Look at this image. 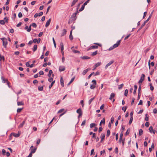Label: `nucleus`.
Segmentation results:
<instances>
[{"label": "nucleus", "instance_id": "obj_5", "mask_svg": "<svg viewBox=\"0 0 157 157\" xmlns=\"http://www.w3.org/2000/svg\"><path fill=\"white\" fill-rule=\"evenodd\" d=\"M121 40H118V41H117L116 44L113 45V47H114V48H116L118 46L120 45V42H121Z\"/></svg>", "mask_w": 157, "mask_h": 157}, {"label": "nucleus", "instance_id": "obj_10", "mask_svg": "<svg viewBox=\"0 0 157 157\" xmlns=\"http://www.w3.org/2000/svg\"><path fill=\"white\" fill-rule=\"evenodd\" d=\"M114 63V61L113 60H112L111 61H110L109 63H108V64H107L105 66V69H106L107 68V67L109 66L110 65H111L112 64H113V63Z\"/></svg>", "mask_w": 157, "mask_h": 157}, {"label": "nucleus", "instance_id": "obj_42", "mask_svg": "<svg viewBox=\"0 0 157 157\" xmlns=\"http://www.w3.org/2000/svg\"><path fill=\"white\" fill-rule=\"evenodd\" d=\"M129 132H130V129L129 128H128L127 129L126 132L125 133V135H128L129 134Z\"/></svg>", "mask_w": 157, "mask_h": 157}, {"label": "nucleus", "instance_id": "obj_54", "mask_svg": "<svg viewBox=\"0 0 157 157\" xmlns=\"http://www.w3.org/2000/svg\"><path fill=\"white\" fill-rule=\"evenodd\" d=\"M149 125V123L148 122H147L145 124V125L147 127H148Z\"/></svg>", "mask_w": 157, "mask_h": 157}, {"label": "nucleus", "instance_id": "obj_37", "mask_svg": "<svg viewBox=\"0 0 157 157\" xmlns=\"http://www.w3.org/2000/svg\"><path fill=\"white\" fill-rule=\"evenodd\" d=\"M96 126V124L94 123H91L90 125V128H92Z\"/></svg>", "mask_w": 157, "mask_h": 157}, {"label": "nucleus", "instance_id": "obj_29", "mask_svg": "<svg viewBox=\"0 0 157 157\" xmlns=\"http://www.w3.org/2000/svg\"><path fill=\"white\" fill-rule=\"evenodd\" d=\"M61 50H63V43L61 42L60 44Z\"/></svg>", "mask_w": 157, "mask_h": 157}, {"label": "nucleus", "instance_id": "obj_6", "mask_svg": "<svg viewBox=\"0 0 157 157\" xmlns=\"http://www.w3.org/2000/svg\"><path fill=\"white\" fill-rule=\"evenodd\" d=\"M98 48V46L97 45H92L90 47L87 49V51H88L92 49H97Z\"/></svg>", "mask_w": 157, "mask_h": 157}, {"label": "nucleus", "instance_id": "obj_4", "mask_svg": "<svg viewBox=\"0 0 157 157\" xmlns=\"http://www.w3.org/2000/svg\"><path fill=\"white\" fill-rule=\"evenodd\" d=\"M31 26H32L34 28H36L37 26L36 25L35 23H33L31 25H30L29 27V29L27 30V31L28 32H30L31 30Z\"/></svg>", "mask_w": 157, "mask_h": 157}, {"label": "nucleus", "instance_id": "obj_21", "mask_svg": "<svg viewBox=\"0 0 157 157\" xmlns=\"http://www.w3.org/2000/svg\"><path fill=\"white\" fill-rule=\"evenodd\" d=\"M115 96V94L113 93H112L111 94L109 98V99L110 100H112L113 98Z\"/></svg>", "mask_w": 157, "mask_h": 157}, {"label": "nucleus", "instance_id": "obj_30", "mask_svg": "<svg viewBox=\"0 0 157 157\" xmlns=\"http://www.w3.org/2000/svg\"><path fill=\"white\" fill-rule=\"evenodd\" d=\"M55 82V80L52 81V83H51V84L49 86V88L50 89L51 88V87H52L53 84H54Z\"/></svg>", "mask_w": 157, "mask_h": 157}, {"label": "nucleus", "instance_id": "obj_51", "mask_svg": "<svg viewBox=\"0 0 157 157\" xmlns=\"http://www.w3.org/2000/svg\"><path fill=\"white\" fill-rule=\"evenodd\" d=\"M53 79L52 78V77H50L48 79V81L49 82H52L53 81Z\"/></svg>", "mask_w": 157, "mask_h": 157}, {"label": "nucleus", "instance_id": "obj_59", "mask_svg": "<svg viewBox=\"0 0 157 157\" xmlns=\"http://www.w3.org/2000/svg\"><path fill=\"white\" fill-rule=\"evenodd\" d=\"M36 151V149H34L33 150H32V151H31L30 153H31V154H32V153H35Z\"/></svg>", "mask_w": 157, "mask_h": 157}, {"label": "nucleus", "instance_id": "obj_11", "mask_svg": "<svg viewBox=\"0 0 157 157\" xmlns=\"http://www.w3.org/2000/svg\"><path fill=\"white\" fill-rule=\"evenodd\" d=\"M11 135H13V136H14L15 137H17L19 136H20V134L19 133H12L11 134Z\"/></svg>", "mask_w": 157, "mask_h": 157}, {"label": "nucleus", "instance_id": "obj_48", "mask_svg": "<svg viewBox=\"0 0 157 157\" xmlns=\"http://www.w3.org/2000/svg\"><path fill=\"white\" fill-rule=\"evenodd\" d=\"M0 24L2 25H4L5 24L4 21L3 20H0Z\"/></svg>", "mask_w": 157, "mask_h": 157}, {"label": "nucleus", "instance_id": "obj_26", "mask_svg": "<svg viewBox=\"0 0 157 157\" xmlns=\"http://www.w3.org/2000/svg\"><path fill=\"white\" fill-rule=\"evenodd\" d=\"M98 53V51H96L95 52H93L91 54V56H94L96 55Z\"/></svg>", "mask_w": 157, "mask_h": 157}, {"label": "nucleus", "instance_id": "obj_34", "mask_svg": "<svg viewBox=\"0 0 157 157\" xmlns=\"http://www.w3.org/2000/svg\"><path fill=\"white\" fill-rule=\"evenodd\" d=\"M75 77H74L72 78H71V80L68 83V85H69L70 84L73 82V81L75 79Z\"/></svg>", "mask_w": 157, "mask_h": 157}, {"label": "nucleus", "instance_id": "obj_44", "mask_svg": "<svg viewBox=\"0 0 157 157\" xmlns=\"http://www.w3.org/2000/svg\"><path fill=\"white\" fill-rule=\"evenodd\" d=\"M2 59H3V61H4V57L3 56H2L1 54H0V61H1Z\"/></svg>", "mask_w": 157, "mask_h": 157}, {"label": "nucleus", "instance_id": "obj_60", "mask_svg": "<svg viewBox=\"0 0 157 157\" xmlns=\"http://www.w3.org/2000/svg\"><path fill=\"white\" fill-rule=\"evenodd\" d=\"M4 20H5L6 22H8V19L7 17H6L4 18Z\"/></svg>", "mask_w": 157, "mask_h": 157}, {"label": "nucleus", "instance_id": "obj_15", "mask_svg": "<svg viewBox=\"0 0 157 157\" xmlns=\"http://www.w3.org/2000/svg\"><path fill=\"white\" fill-rule=\"evenodd\" d=\"M123 131L121 132L120 134V137L119 139V141L120 143H121V140L122 139V138L123 136Z\"/></svg>", "mask_w": 157, "mask_h": 157}, {"label": "nucleus", "instance_id": "obj_33", "mask_svg": "<svg viewBox=\"0 0 157 157\" xmlns=\"http://www.w3.org/2000/svg\"><path fill=\"white\" fill-rule=\"evenodd\" d=\"M143 133V130L141 129H140L139 130V135L140 136L141 135H142Z\"/></svg>", "mask_w": 157, "mask_h": 157}, {"label": "nucleus", "instance_id": "obj_47", "mask_svg": "<svg viewBox=\"0 0 157 157\" xmlns=\"http://www.w3.org/2000/svg\"><path fill=\"white\" fill-rule=\"evenodd\" d=\"M25 121H23L20 124V126H19L20 127H22L23 125H24V124H25Z\"/></svg>", "mask_w": 157, "mask_h": 157}, {"label": "nucleus", "instance_id": "obj_52", "mask_svg": "<svg viewBox=\"0 0 157 157\" xmlns=\"http://www.w3.org/2000/svg\"><path fill=\"white\" fill-rule=\"evenodd\" d=\"M77 14V13H73V14L72 15L71 17H76V15Z\"/></svg>", "mask_w": 157, "mask_h": 157}, {"label": "nucleus", "instance_id": "obj_20", "mask_svg": "<svg viewBox=\"0 0 157 157\" xmlns=\"http://www.w3.org/2000/svg\"><path fill=\"white\" fill-rule=\"evenodd\" d=\"M105 124V119L104 118H103L102 120L101 121L99 125L100 126H101L102 124Z\"/></svg>", "mask_w": 157, "mask_h": 157}, {"label": "nucleus", "instance_id": "obj_50", "mask_svg": "<svg viewBox=\"0 0 157 157\" xmlns=\"http://www.w3.org/2000/svg\"><path fill=\"white\" fill-rule=\"evenodd\" d=\"M73 52L75 53H80V52L78 51L75 50H73Z\"/></svg>", "mask_w": 157, "mask_h": 157}, {"label": "nucleus", "instance_id": "obj_63", "mask_svg": "<svg viewBox=\"0 0 157 157\" xmlns=\"http://www.w3.org/2000/svg\"><path fill=\"white\" fill-rule=\"evenodd\" d=\"M2 152L3 155H5V153L6 152V151L5 149H3L2 150Z\"/></svg>", "mask_w": 157, "mask_h": 157}, {"label": "nucleus", "instance_id": "obj_40", "mask_svg": "<svg viewBox=\"0 0 157 157\" xmlns=\"http://www.w3.org/2000/svg\"><path fill=\"white\" fill-rule=\"evenodd\" d=\"M128 90L127 89H126L124 91V95L127 96L128 95Z\"/></svg>", "mask_w": 157, "mask_h": 157}, {"label": "nucleus", "instance_id": "obj_19", "mask_svg": "<svg viewBox=\"0 0 157 157\" xmlns=\"http://www.w3.org/2000/svg\"><path fill=\"white\" fill-rule=\"evenodd\" d=\"M67 33V31L65 29H63V32L61 34V36H62L65 35Z\"/></svg>", "mask_w": 157, "mask_h": 157}, {"label": "nucleus", "instance_id": "obj_27", "mask_svg": "<svg viewBox=\"0 0 157 157\" xmlns=\"http://www.w3.org/2000/svg\"><path fill=\"white\" fill-rule=\"evenodd\" d=\"M78 1V0H74L72 2L71 6H74L76 3V2Z\"/></svg>", "mask_w": 157, "mask_h": 157}, {"label": "nucleus", "instance_id": "obj_38", "mask_svg": "<svg viewBox=\"0 0 157 157\" xmlns=\"http://www.w3.org/2000/svg\"><path fill=\"white\" fill-rule=\"evenodd\" d=\"M110 131L109 130H108L107 131L106 136L108 137L110 134Z\"/></svg>", "mask_w": 157, "mask_h": 157}, {"label": "nucleus", "instance_id": "obj_2", "mask_svg": "<svg viewBox=\"0 0 157 157\" xmlns=\"http://www.w3.org/2000/svg\"><path fill=\"white\" fill-rule=\"evenodd\" d=\"M153 13V12H152L151 14L150 15V16H149V17H148V18L145 21H144V22L143 23V24L141 26V28H140V29H142L145 25V24L149 20V19L151 17V16L152 14Z\"/></svg>", "mask_w": 157, "mask_h": 157}, {"label": "nucleus", "instance_id": "obj_36", "mask_svg": "<svg viewBox=\"0 0 157 157\" xmlns=\"http://www.w3.org/2000/svg\"><path fill=\"white\" fill-rule=\"evenodd\" d=\"M1 79L2 80V82L3 83H5L6 81V80L3 77H1Z\"/></svg>", "mask_w": 157, "mask_h": 157}, {"label": "nucleus", "instance_id": "obj_58", "mask_svg": "<svg viewBox=\"0 0 157 157\" xmlns=\"http://www.w3.org/2000/svg\"><path fill=\"white\" fill-rule=\"evenodd\" d=\"M38 90L40 91L42 90H43V86L39 87H38Z\"/></svg>", "mask_w": 157, "mask_h": 157}, {"label": "nucleus", "instance_id": "obj_31", "mask_svg": "<svg viewBox=\"0 0 157 157\" xmlns=\"http://www.w3.org/2000/svg\"><path fill=\"white\" fill-rule=\"evenodd\" d=\"M85 5H84V4H83L82 6L80 8V9H79V11H82V10H83L84 9V7H85Z\"/></svg>", "mask_w": 157, "mask_h": 157}, {"label": "nucleus", "instance_id": "obj_62", "mask_svg": "<svg viewBox=\"0 0 157 157\" xmlns=\"http://www.w3.org/2000/svg\"><path fill=\"white\" fill-rule=\"evenodd\" d=\"M92 82L93 83L94 85H96V81L95 80H93Z\"/></svg>", "mask_w": 157, "mask_h": 157}, {"label": "nucleus", "instance_id": "obj_16", "mask_svg": "<svg viewBox=\"0 0 157 157\" xmlns=\"http://www.w3.org/2000/svg\"><path fill=\"white\" fill-rule=\"evenodd\" d=\"M101 139L100 141L101 142H102V141L104 140L105 137V135L104 134L102 133L101 135Z\"/></svg>", "mask_w": 157, "mask_h": 157}, {"label": "nucleus", "instance_id": "obj_17", "mask_svg": "<svg viewBox=\"0 0 157 157\" xmlns=\"http://www.w3.org/2000/svg\"><path fill=\"white\" fill-rule=\"evenodd\" d=\"M81 58L83 59H90V57L87 56H83L81 57Z\"/></svg>", "mask_w": 157, "mask_h": 157}, {"label": "nucleus", "instance_id": "obj_13", "mask_svg": "<svg viewBox=\"0 0 157 157\" xmlns=\"http://www.w3.org/2000/svg\"><path fill=\"white\" fill-rule=\"evenodd\" d=\"M90 70V68H87L84 70L83 71L82 73V74L83 75H85L87 72Z\"/></svg>", "mask_w": 157, "mask_h": 157}, {"label": "nucleus", "instance_id": "obj_43", "mask_svg": "<svg viewBox=\"0 0 157 157\" xmlns=\"http://www.w3.org/2000/svg\"><path fill=\"white\" fill-rule=\"evenodd\" d=\"M132 120H133V117H130V120H129V124H130L132 123Z\"/></svg>", "mask_w": 157, "mask_h": 157}, {"label": "nucleus", "instance_id": "obj_61", "mask_svg": "<svg viewBox=\"0 0 157 157\" xmlns=\"http://www.w3.org/2000/svg\"><path fill=\"white\" fill-rule=\"evenodd\" d=\"M135 99L134 98H132V100L131 102V105H132L134 103V101H135Z\"/></svg>", "mask_w": 157, "mask_h": 157}, {"label": "nucleus", "instance_id": "obj_46", "mask_svg": "<svg viewBox=\"0 0 157 157\" xmlns=\"http://www.w3.org/2000/svg\"><path fill=\"white\" fill-rule=\"evenodd\" d=\"M23 109V108H18L17 110V113H20Z\"/></svg>", "mask_w": 157, "mask_h": 157}, {"label": "nucleus", "instance_id": "obj_64", "mask_svg": "<svg viewBox=\"0 0 157 157\" xmlns=\"http://www.w3.org/2000/svg\"><path fill=\"white\" fill-rule=\"evenodd\" d=\"M85 123H86V120H84L82 122V124H81V125L82 126V125H84L85 124Z\"/></svg>", "mask_w": 157, "mask_h": 157}, {"label": "nucleus", "instance_id": "obj_8", "mask_svg": "<svg viewBox=\"0 0 157 157\" xmlns=\"http://www.w3.org/2000/svg\"><path fill=\"white\" fill-rule=\"evenodd\" d=\"M65 69V67L63 66H60L59 67V71L60 72L64 71Z\"/></svg>", "mask_w": 157, "mask_h": 157}, {"label": "nucleus", "instance_id": "obj_18", "mask_svg": "<svg viewBox=\"0 0 157 157\" xmlns=\"http://www.w3.org/2000/svg\"><path fill=\"white\" fill-rule=\"evenodd\" d=\"M69 38L71 40H72L73 39V37L72 35V30L70 31Z\"/></svg>", "mask_w": 157, "mask_h": 157}, {"label": "nucleus", "instance_id": "obj_35", "mask_svg": "<svg viewBox=\"0 0 157 157\" xmlns=\"http://www.w3.org/2000/svg\"><path fill=\"white\" fill-rule=\"evenodd\" d=\"M101 64V62H98L96 63L95 65L94 66H95V67H97L99 66H100Z\"/></svg>", "mask_w": 157, "mask_h": 157}, {"label": "nucleus", "instance_id": "obj_56", "mask_svg": "<svg viewBox=\"0 0 157 157\" xmlns=\"http://www.w3.org/2000/svg\"><path fill=\"white\" fill-rule=\"evenodd\" d=\"M141 90V86L140 85L139 86V88H138V93H140Z\"/></svg>", "mask_w": 157, "mask_h": 157}, {"label": "nucleus", "instance_id": "obj_28", "mask_svg": "<svg viewBox=\"0 0 157 157\" xmlns=\"http://www.w3.org/2000/svg\"><path fill=\"white\" fill-rule=\"evenodd\" d=\"M52 73H53V72L52 70H49V73L48 75V76L49 77H50L52 74Z\"/></svg>", "mask_w": 157, "mask_h": 157}, {"label": "nucleus", "instance_id": "obj_41", "mask_svg": "<svg viewBox=\"0 0 157 157\" xmlns=\"http://www.w3.org/2000/svg\"><path fill=\"white\" fill-rule=\"evenodd\" d=\"M127 107L126 106H124L122 108V109L124 111V112H125V111H126V110L127 109Z\"/></svg>", "mask_w": 157, "mask_h": 157}, {"label": "nucleus", "instance_id": "obj_39", "mask_svg": "<svg viewBox=\"0 0 157 157\" xmlns=\"http://www.w3.org/2000/svg\"><path fill=\"white\" fill-rule=\"evenodd\" d=\"M145 120L147 121H148L149 118H148V117L147 116V114H146L145 115Z\"/></svg>", "mask_w": 157, "mask_h": 157}, {"label": "nucleus", "instance_id": "obj_12", "mask_svg": "<svg viewBox=\"0 0 157 157\" xmlns=\"http://www.w3.org/2000/svg\"><path fill=\"white\" fill-rule=\"evenodd\" d=\"M51 21V19L50 18L48 21L45 24V27H47L50 25Z\"/></svg>", "mask_w": 157, "mask_h": 157}, {"label": "nucleus", "instance_id": "obj_1", "mask_svg": "<svg viewBox=\"0 0 157 157\" xmlns=\"http://www.w3.org/2000/svg\"><path fill=\"white\" fill-rule=\"evenodd\" d=\"M3 42V45L4 48H6V45L7 44V40L5 38H2L1 39Z\"/></svg>", "mask_w": 157, "mask_h": 157}, {"label": "nucleus", "instance_id": "obj_53", "mask_svg": "<svg viewBox=\"0 0 157 157\" xmlns=\"http://www.w3.org/2000/svg\"><path fill=\"white\" fill-rule=\"evenodd\" d=\"M18 16L19 17L21 18L22 17V15L21 12H19L18 14Z\"/></svg>", "mask_w": 157, "mask_h": 157}, {"label": "nucleus", "instance_id": "obj_22", "mask_svg": "<svg viewBox=\"0 0 157 157\" xmlns=\"http://www.w3.org/2000/svg\"><path fill=\"white\" fill-rule=\"evenodd\" d=\"M76 112L78 114L82 113V112L80 108L78 109L76 111Z\"/></svg>", "mask_w": 157, "mask_h": 157}, {"label": "nucleus", "instance_id": "obj_32", "mask_svg": "<svg viewBox=\"0 0 157 157\" xmlns=\"http://www.w3.org/2000/svg\"><path fill=\"white\" fill-rule=\"evenodd\" d=\"M95 97H94L93 98H91L89 101H88V103L89 105H90L91 103L92 102V101L94 99Z\"/></svg>", "mask_w": 157, "mask_h": 157}, {"label": "nucleus", "instance_id": "obj_3", "mask_svg": "<svg viewBox=\"0 0 157 157\" xmlns=\"http://www.w3.org/2000/svg\"><path fill=\"white\" fill-rule=\"evenodd\" d=\"M145 76L144 74H142V75L141 77L138 82L139 84L140 85H141V84L142 83L143 81L144 80Z\"/></svg>", "mask_w": 157, "mask_h": 157}, {"label": "nucleus", "instance_id": "obj_57", "mask_svg": "<svg viewBox=\"0 0 157 157\" xmlns=\"http://www.w3.org/2000/svg\"><path fill=\"white\" fill-rule=\"evenodd\" d=\"M150 90H151V91H153L154 90V87L153 86H151V84H150Z\"/></svg>", "mask_w": 157, "mask_h": 157}, {"label": "nucleus", "instance_id": "obj_23", "mask_svg": "<svg viewBox=\"0 0 157 157\" xmlns=\"http://www.w3.org/2000/svg\"><path fill=\"white\" fill-rule=\"evenodd\" d=\"M17 105L18 106L23 105H24V103L22 101H17Z\"/></svg>", "mask_w": 157, "mask_h": 157}, {"label": "nucleus", "instance_id": "obj_14", "mask_svg": "<svg viewBox=\"0 0 157 157\" xmlns=\"http://www.w3.org/2000/svg\"><path fill=\"white\" fill-rule=\"evenodd\" d=\"M60 84H61V85L63 87L64 86V81H63V79L62 77H61L60 78Z\"/></svg>", "mask_w": 157, "mask_h": 157}, {"label": "nucleus", "instance_id": "obj_24", "mask_svg": "<svg viewBox=\"0 0 157 157\" xmlns=\"http://www.w3.org/2000/svg\"><path fill=\"white\" fill-rule=\"evenodd\" d=\"M134 92H133V94H135L136 93V91L137 89V86L135 85L134 86Z\"/></svg>", "mask_w": 157, "mask_h": 157}, {"label": "nucleus", "instance_id": "obj_9", "mask_svg": "<svg viewBox=\"0 0 157 157\" xmlns=\"http://www.w3.org/2000/svg\"><path fill=\"white\" fill-rule=\"evenodd\" d=\"M149 130L150 132L152 133H153L154 134H155V130H154L153 129V127L152 126H150V127L149 128Z\"/></svg>", "mask_w": 157, "mask_h": 157}, {"label": "nucleus", "instance_id": "obj_25", "mask_svg": "<svg viewBox=\"0 0 157 157\" xmlns=\"http://www.w3.org/2000/svg\"><path fill=\"white\" fill-rule=\"evenodd\" d=\"M37 49V45H35L33 48V51H35Z\"/></svg>", "mask_w": 157, "mask_h": 157}, {"label": "nucleus", "instance_id": "obj_45", "mask_svg": "<svg viewBox=\"0 0 157 157\" xmlns=\"http://www.w3.org/2000/svg\"><path fill=\"white\" fill-rule=\"evenodd\" d=\"M123 85H123V84H122L119 85L118 86V89H121L122 88V87L123 86Z\"/></svg>", "mask_w": 157, "mask_h": 157}, {"label": "nucleus", "instance_id": "obj_7", "mask_svg": "<svg viewBox=\"0 0 157 157\" xmlns=\"http://www.w3.org/2000/svg\"><path fill=\"white\" fill-rule=\"evenodd\" d=\"M40 38H38V39L35 38L33 39V42L35 43H37L38 44H39L40 43Z\"/></svg>", "mask_w": 157, "mask_h": 157}, {"label": "nucleus", "instance_id": "obj_49", "mask_svg": "<svg viewBox=\"0 0 157 157\" xmlns=\"http://www.w3.org/2000/svg\"><path fill=\"white\" fill-rule=\"evenodd\" d=\"M95 85L92 84L90 86V88L91 89H94L95 88Z\"/></svg>", "mask_w": 157, "mask_h": 157}, {"label": "nucleus", "instance_id": "obj_55", "mask_svg": "<svg viewBox=\"0 0 157 157\" xmlns=\"http://www.w3.org/2000/svg\"><path fill=\"white\" fill-rule=\"evenodd\" d=\"M153 112L154 113L156 114L157 113V110L156 109H154L153 110Z\"/></svg>", "mask_w": 157, "mask_h": 157}]
</instances>
